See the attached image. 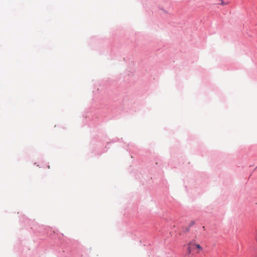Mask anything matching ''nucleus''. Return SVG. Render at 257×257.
I'll return each instance as SVG.
<instances>
[{
	"label": "nucleus",
	"mask_w": 257,
	"mask_h": 257,
	"mask_svg": "<svg viewBox=\"0 0 257 257\" xmlns=\"http://www.w3.org/2000/svg\"><path fill=\"white\" fill-rule=\"evenodd\" d=\"M188 253H191V249H190V247H188Z\"/></svg>",
	"instance_id": "obj_3"
},
{
	"label": "nucleus",
	"mask_w": 257,
	"mask_h": 257,
	"mask_svg": "<svg viewBox=\"0 0 257 257\" xmlns=\"http://www.w3.org/2000/svg\"><path fill=\"white\" fill-rule=\"evenodd\" d=\"M255 236H256V241H257V230H256Z\"/></svg>",
	"instance_id": "obj_4"
},
{
	"label": "nucleus",
	"mask_w": 257,
	"mask_h": 257,
	"mask_svg": "<svg viewBox=\"0 0 257 257\" xmlns=\"http://www.w3.org/2000/svg\"><path fill=\"white\" fill-rule=\"evenodd\" d=\"M217 2L216 3V4H221L222 5H224L225 4L223 3V1L222 0H216Z\"/></svg>",
	"instance_id": "obj_2"
},
{
	"label": "nucleus",
	"mask_w": 257,
	"mask_h": 257,
	"mask_svg": "<svg viewBox=\"0 0 257 257\" xmlns=\"http://www.w3.org/2000/svg\"><path fill=\"white\" fill-rule=\"evenodd\" d=\"M190 245H194L198 249L197 252L198 253H199L200 251H202L203 250V248L199 244L190 243Z\"/></svg>",
	"instance_id": "obj_1"
}]
</instances>
